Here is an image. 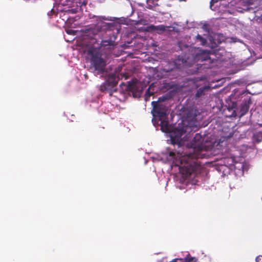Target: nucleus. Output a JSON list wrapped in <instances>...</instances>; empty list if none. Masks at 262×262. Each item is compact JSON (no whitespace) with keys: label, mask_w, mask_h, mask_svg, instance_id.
<instances>
[{"label":"nucleus","mask_w":262,"mask_h":262,"mask_svg":"<svg viewBox=\"0 0 262 262\" xmlns=\"http://www.w3.org/2000/svg\"><path fill=\"white\" fill-rule=\"evenodd\" d=\"M166 100V98L162 96L159 97L157 101L151 102V113L154 117L158 118L159 120L167 118L169 112L168 103Z\"/></svg>","instance_id":"nucleus-4"},{"label":"nucleus","mask_w":262,"mask_h":262,"mask_svg":"<svg viewBox=\"0 0 262 262\" xmlns=\"http://www.w3.org/2000/svg\"><path fill=\"white\" fill-rule=\"evenodd\" d=\"M163 71L167 73V76H170L171 73H172V76H174L173 74L177 72V69L173 62H168L163 68Z\"/></svg>","instance_id":"nucleus-9"},{"label":"nucleus","mask_w":262,"mask_h":262,"mask_svg":"<svg viewBox=\"0 0 262 262\" xmlns=\"http://www.w3.org/2000/svg\"><path fill=\"white\" fill-rule=\"evenodd\" d=\"M195 153H190L184 155L180 159L179 170L180 172L185 177L190 176L192 173L197 172L200 169V165L198 163Z\"/></svg>","instance_id":"nucleus-1"},{"label":"nucleus","mask_w":262,"mask_h":262,"mask_svg":"<svg viewBox=\"0 0 262 262\" xmlns=\"http://www.w3.org/2000/svg\"><path fill=\"white\" fill-rule=\"evenodd\" d=\"M182 258H176L174 259H172L171 261L169 262H182Z\"/></svg>","instance_id":"nucleus-17"},{"label":"nucleus","mask_w":262,"mask_h":262,"mask_svg":"<svg viewBox=\"0 0 262 262\" xmlns=\"http://www.w3.org/2000/svg\"><path fill=\"white\" fill-rule=\"evenodd\" d=\"M187 1V0H179V1H180V2H182V1L185 2V1Z\"/></svg>","instance_id":"nucleus-26"},{"label":"nucleus","mask_w":262,"mask_h":262,"mask_svg":"<svg viewBox=\"0 0 262 262\" xmlns=\"http://www.w3.org/2000/svg\"><path fill=\"white\" fill-rule=\"evenodd\" d=\"M87 54L90 57L91 66L94 68L97 74H101L104 72L106 61L102 57L100 49L94 47H90L87 50Z\"/></svg>","instance_id":"nucleus-2"},{"label":"nucleus","mask_w":262,"mask_h":262,"mask_svg":"<svg viewBox=\"0 0 262 262\" xmlns=\"http://www.w3.org/2000/svg\"><path fill=\"white\" fill-rule=\"evenodd\" d=\"M107 19L105 16L97 17L96 20L97 22L96 24L92 27L86 29L85 31V33L88 36L92 37L99 33L110 31L114 27V25L113 23H106L103 21V20Z\"/></svg>","instance_id":"nucleus-3"},{"label":"nucleus","mask_w":262,"mask_h":262,"mask_svg":"<svg viewBox=\"0 0 262 262\" xmlns=\"http://www.w3.org/2000/svg\"><path fill=\"white\" fill-rule=\"evenodd\" d=\"M199 147V149H201V150H202V147L201 146H199V147Z\"/></svg>","instance_id":"nucleus-25"},{"label":"nucleus","mask_w":262,"mask_h":262,"mask_svg":"<svg viewBox=\"0 0 262 262\" xmlns=\"http://www.w3.org/2000/svg\"><path fill=\"white\" fill-rule=\"evenodd\" d=\"M209 89V87L207 86H204L202 88H199L195 94V96L198 98L201 97L204 95V91L208 90Z\"/></svg>","instance_id":"nucleus-11"},{"label":"nucleus","mask_w":262,"mask_h":262,"mask_svg":"<svg viewBox=\"0 0 262 262\" xmlns=\"http://www.w3.org/2000/svg\"><path fill=\"white\" fill-rule=\"evenodd\" d=\"M169 155L171 157H173L175 156V153L173 151H170L169 152Z\"/></svg>","instance_id":"nucleus-22"},{"label":"nucleus","mask_w":262,"mask_h":262,"mask_svg":"<svg viewBox=\"0 0 262 262\" xmlns=\"http://www.w3.org/2000/svg\"><path fill=\"white\" fill-rule=\"evenodd\" d=\"M203 139L201 135L199 134H196L195 136L193 138L192 141L196 142L198 141L199 143L198 145H199L200 142H202Z\"/></svg>","instance_id":"nucleus-15"},{"label":"nucleus","mask_w":262,"mask_h":262,"mask_svg":"<svg viewBox=\"0 0 262 262\" xmlns=\"http://www.w3.org/2000/svg\"><path fill=\"white\" fill-rule=\"evenodd\" d=\"M255 260L256 262H262V256H258L256 257Z\"/></svg>","instance_id":"nucleus-16"},{"label":"nucleus","mask_w":262,"mask_h":262,"mask_svg":"<svg viewBox=\"0 0 262 262\" xmlns=\"http://www.w3.org/2000/svg\"><path fill=\"white\" fill-rule=\"evenodd\" d=\"M159 0H147V8L149 9H152L154 7L157 6L156 3Z\"/></svg>","instance_id":"nucleus-12"},{"label":"nucleus","mask_w":262,"mask_h":262,"mask_svg":"<svg viewBox=\"0 0 262 262\" xmlns=\"http://www.w3.org/2000/svg\"><path fill=\"white\" fill-rule=\"evenodd\" d=\"M112 29L108 32V35L110 36L108 39H103L101 41L99 49L103 50H111L113 49L117 45L116 40L117 37L115 35L114 33L112 31Z\"/></svg>","instance_id":"nucleus-7"},{"label":"nucleus","mask_w":262,"mask_h":262,"mask_svg":"<svg viewBox=\"0 0 262 262\" xmlns=\"http://www.w3.org/2000/svg\"><path fill=\"white\" fill-rule=\"evenodd\" d=\"M133 86V85L128 84V85L127 86V89H130L131 88H132Z\"/></svg>","instance_id":"nucleus-24"},{"label":"nucleus","mask_w":262,"mask_h":262,"mask_svg":"<svg viewBox=\"0 0 262 262\" xmlns=\"http://www.w3.org/2000/svg\"><path fill=\"white\" fill-rule=\"evenodd\" d=\"M161 129L163 132L169 133L170 132V127L167 120H165L164 119L160 120Z\"/></svg>","instance_id":"nucleus-10"},{"label":"nucleus","mask_w":262,"mask_h":262,"mask_svg":"<svg viewBox=\"0 0 262 262\" xmlns=\"http://www.w3.org/2000/svg\"><path fill=\"white\" fill-rule=\"evenodd\" d=\"M258 137H259V136H257V135L254 136V138L256 140V141L257 142H259L261 141V139L260 140H258Z\"/></svg>","instance_id":"nucleus-21"},{"label":"nucleus","mask_w":262,"mask_h":262,"mask_svg":"<svg viewBox=\"0 0 262 262\" xmlns=\"http://www.w3.org/2000/svg\"><path fill=\"white\" fill-rule=\"evenodd\" d=\"M196 40L200 41L202 46H205L207 43L206 39L199 34L196 36Z\"/></svg>","instance_id":"nucleus-13"},{"label":"nucleus","mask_w":262,"mask_h":262,"mask_svg":"<svg viewBox=\"0 0 262 262\" xmlns=\"http://www.w3.org/2000/svg\"><path fill=\"white\" fill-rule=\"evenodd\" d=\"M171 140L173 144H174V143H178V142H178V141H175V140H176V139H175L174 138H173V137H171ZM177 140H179L178 139Z\"/></svg>","instance_id":"nucleus-19"},{"label":"nucleus","mask_w":262,"mask_h":262,"mask_svg":"<svg viewBox=\"0 0 262 262\" xmlns=\"http://www.w3.org/2000/svg\"><path fill=\"white\" fill-rule=\"evenodd\" d=\"M119 80V76L116 74H110L105 82L100 85V90L103 93H108L110 96H112L113 93L117 91L116 86Z\"/></svg>","instance_id":"nucleus-5"},{"label":"nucleus","mask_w":262,"mask_h":262,"mask_svg":"<svg viewBox=\"0 0 262 262\" xmlns=\"http://www.w3.org/2000/svg\"><path fill=\"white\" fill-rule=\"evenodd\" d=\"M217 2V0H216V1L211 0V2H210V7H212V6H213V3L214 2Z\"/></svg>","instance_id":"nucleus-20"},{"label":"nucleus","mask_w":262,"mask_h":262,"mask_svg":"<svg viewBox=\"0 0 262 262\" xmlns=\"http://www.w3.org/2000/svg\"><path fill=\"white\" fill-rule=\"evenodd\" d=\"M73 31H74L73 30H69L67 31V33L68 34H71L72 32H73Z\"/></svg>","instance_id":"nucleus-23"},{"label":"nucleus","mask_w":262,"mask_h":262,"mask_svg":"<svg viewBox=\"0 0 262 262\" xmlns=\"http://www.w3.org/2000/svg\"><path fill=\"white\" fill-rule=\"evenodd\" d=\"M238 99L242 101L239 109V115L240 117H242L246 115L249 110L250 105L252 103L251 98L249 92L244 91L239 93Z\"/></svg>","instance_id":"nucleus-6"},{"label":"nucleus","mask_w":262,"mask_h":262,"mask_svg":"<svg viewBox=\"0 0 262 262\" xmlns=\"http://www.w3.org/2000/svg\"><path fill=\"white\" fill-rule=\"evenodd\" d=\"M157 27V29H159L160 31H164V30H165V27L163 26H158Z\"/></svg>","instance_id":"nucleus-18"},{"label":"nucleus","mask_w":262,"mask_h":262,"mask_svg":"<svg viewBox=\"0 0 262 262\" xmlns=\"http://www.w3.org/2000/svg\"><path fill=\"white\" fill-rule=\"evenodd\" d=\"M211 52L210 51L199 50V52L196 53L194 57V60L195 61H204L210 59Z\"/></svg>","instance_id":"nucleus-8"},{"label":"nucleus","mask_w":262,"mask_h":262,"mask_svg":"<svg viewBox=\"0 0 262 262\" xmlns=\"http://www.w3.org/2000/svg\"><path fill=\"white\" fill-rule=\"evenodd\" d=\"M182 262H197V259L191 257L189 254L187 256L185 257L184 259L182 258Z\"/></svg>","instance_id":"nucleus-14"}]
</instances>
